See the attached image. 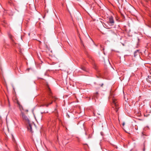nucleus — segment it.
<instances>
[{
	"label": "nucleus",
	"mask_w": 151,
	"mask_h": 151,
	"mask_svg": "<svg viewBox=\"0 0 151 151\" xmlns=\"http://www.w3.org/2000/svg\"><path fill=\"white\" fill-rule=\"evenodd\" d=\"M22 116L25 122L28 125L27 128L28 130L32 133L33 131L32 129V126L34 124V123L33 122H31L29 120L27 117L25 115V114H22Z\"/></svg>",
	"instance_id": "nucleus-1"
},
{
	"label": "nucleus",
	"mask_w": 151,
	"mask_h": 151,
	"mask_svg": "<svg viewBox=\"0 0 151 151\" xmlns=\"http://www.w3.org/2000/svg\"><path fill=\"white\" fill-rule=\"evenodd\" d=\"M48 100L49 99V101H50L51 102L48 103V104H51L53 101H54L56 99V98L54 96L52 95V93L51 91V89L48 85Z\"/></svg>",
	"instance_id": "nucleus-2"
},
{
	"label": "nucleus",
	"mask_w": 151,
	"mask_h": 151,
	"mask_svg": "<svg viewBox=\"0 0 151 151\" xmlns=\"http://www.w3.org/2000/svg\"><path fill=\"white\" fill-rule=\"evenodd\" d=\"M112 105L113 113H118L119 107L117 100L115 98L112 99Z\"/></svg>",
	"instance_id": "nucleus-3"
},
{
	"label": "nucleus",
	"mask_w": 151,
	"mask_h": 151,
	"mask_svg": "<svg viewBox=\"0 0 151 151\" xmlns=\"http://www.w3.org/2000/svg\"><path fill=\"white\" fill-rule=\"evenodd\" d=\"M17 104L18 105L19 109L21 112V113H24L28 112V110L27 109H23V107L22 105H21L19 101H17Z\"/></svg>",
	"instance_id": "nucleus-4"
},
{
	"label": "nucleus",
	"mask_w": 151,
	"mask_h": 151,
	"mask_svg": "<svg viewBox=\"0 0 151 151\" xmlns=\"http://www.w3.org/2000/svg\"><path fill=\"white\" fill-rule=\"evenodd\" d=\"M107 23L110 26H113L114 25V21L112 16H111L109 17Z\"/></svg>",
	"instance_id": "nucleus-5"
},
{
	"label": "nucleus",
	"mask_w": 151,
	"mask_h": 151,
	"mask_svg": "<svg viewBox=\"0 0 151 151\" xmlns=\"http://www.w3.org/2000/svg\"><path fill=\"white\" fill-rule=\"evenodd\" d=\"M42 114H34V116L35 119L37 121V120H41L42 118Z\"/></svg>",
	"instance_id": "nucleus-6"
},
{
	"label": "nucleus",
	"mask_w": 151,
	"mask_h": 151,
	"mask_svg": "<svg viewBox=\"0 0 151 151\" xmlns=\"http://www.w3.org/2000/svg\"><path fill=\"white\" fill-rule=\"evenodd\" d=\"M139 50H137L135 51L134 53V57H136L137 55H139Z\"/></svg>",
	"instance_id": "nucleus-7"
},
{
	"label": "nucleus",
	"mask_w": 151,
	"mask_h": 151,
	"mask_svg": "<svg viewBox=\"0 0 151 151\" xmlns=\"http://www.w3.org/2000/svg\"><path fill=\"white\" fill-rule=\"evenodd\" d=\"M146 112L147 113H151V106L148 108L146 110Z\"/></svg>",
	"instance_id": "nucleus-8"
},
{
	"label": "nucleus",
	"mask_w": 151,
	"mask_h": 151,
	"mask_svg": "<svg viewBox=\"0 0 151 151\" xmlns=\"http://www.w3.org/2000/svg\"><path fill=\"white\" fill-rule=\"evenodd\" d=\"M49 52L50 53L49 55L50 56H52V51L50 49H49V48L48 47V53Z\"/></svg>",
	"instance_id": "nucleus-9"
},
{
	"label": "nucleus",
	"mask_w": 151,
	"mask_h": 151,
	"mask_svg": "<svg viewBox=\"0 0 151 151\" xmlns=\"http://www.w3.org/2000/svg\"><path fill=\"white\" fill-rule=\"evenodd\" d=\"M9 37L10 38V39L12 40V41L13 42H14V40L13 39L12 36L11 35H9Z\"/></svg>",
	"instance_id": "nucleus-10"
},
{
	"label": "nucleus",
	"mask_w": 151,
	"mask_h": 151,
	"mask_svg": "<svg viewBox=\"0 0 151 151\" xmlns=\"http://www.w3.org/2000/svg\"><path fill=\"white\" fill-rule=\"evenodd\" d=\"M8 4L12 6L13 4V2L12 0L9 1L8 2Z\"/></svg>",
	"instance_id": "nucleus-11"
},
{
	"label": "nucleus",
	"mask_w": 151,
	"mask_h": 151,
	"mask_svg": "<svg viewBox=\"0 0 151 151\" xmlns=\"http://www.w3.org/2000/svg\"><path fill=\"white\" fill-rule=\"evenodd\" d=\"M81 69H82L84 71H86V68H85V67L83 66H82L81 67Z\"/></svg>",
	"instance_id": "nucleus-12"
},
{
	"label": "nucleus",
	"mask_w": 151,
	"mask_h": 151,
	"mask_svg": "<svg viewBox=\"0 0 151 151\" xmlns=\"http://www.w3.org/2000/svg\"><path fill=\"white\" fill-rule=\"evenodd\" d=\"M144 115L145 116H146V117H147L149 115V114H147L146 115H145V114H144Z\"/></svg>",
	"instance_id": "nucleus-13"
},
{
	"label": "nucleus",
	"mask_w": 151,
	"mask_h": 151,
	"mask_svg": "<svg viewBox=\"0 0 151 151\" xmlns=\"http://www.w3.org/2000/svg\"><path fill=\"white\" fill-rule=\"evenodd\" d=\"M137 117L138 116H140V115H141V114H137Z\"/></svg>",
	"instance_id": "nucleus-14"
},
{
	"label": "nucleus",
	"mask_w": 151,
	"mask_h": 151,
	"mask_svg": "<svg viewBox=\"0 0 151 151\" xmlns=\"http://www.w3.org/2000/svg\"><path fill=\"white\" fill-rule=\"evenodd\" d=\"M144 0L146 2H148L150 1V0Z\"/></svg>",
	"instance_id": "nucleus-15"
},
{
	"label": "nucleus",
	"mask_w": 151,
	"mask_h": 151,
	"mask_svg": "<svg viewBox=\"0 0 151 151\" xmlns=\"http://www.w3.org/2000/svg\"><path fill=\"white\" fill-rule=\"evenodd\" d=\"M105 26H106V28H107V29H110V28L109 27H108L107 25H105Z\"/></svg>",
	"instance_id": "nucleus-16"
},
{
	"label": "nucleus",
	"mask_w": 151,
	"mask_h": 151,
	"mask_svg": "<svg viewBox=\"0 0 151 151\" xmlns=\"http://www.w3.org/2000/svg\"><path fill=\"white\" fill-rule=\"evenodd\" d=\"M3 23H4V24H6V21H3Z\"/></svg>",
	"instance_id": "nucleus-17"
},
{
	"label": "nucleus",
	"mask_w": 151,
	"mask_h": 151,
	"mask_svg": "<svg viewBox=\"0 0 151 151\" xmlns=\"http://www.w3.org/2000/svg\"><path fill=\"white\" fill-rule=\"evenodd\" d=\"M66 116L67 117H68V118L69 117V116L68 114H67L66 115Z\"/></svg>",
	"instance_id": "nucleus-18"
},
{
	"label": "nucleus",
	"mask_w": 151,
	"mask_h": 151,
	"mask_svg": "<svg viewBox=\"0 0 151 151\" xmlns=\"http://www.w3.org/2000/svg\"><path fill=\"white\" fill-rule=\"evenodd\" d=\"M124 124H125V123L124 122H123V123H122V125L123 126H124Z\"/></svg>",
	"instance_id": "nucleus-19"
},
{
	"label": "nucleus",
	"mask_w": 151,
	"mask_h": 151,
	"mask_svg": "<svg viewBox=\"0 0 151 151\" xmlns=\"http://www.w3.org/2000/svg\"><path fill=\"white\" fill-rule=\"evenodd\" d=\"M101 86L102 87L103 86V83H102V84H101Z\"/></svg>",
	"instance_id": "nucleus-20"
},
{
	"label": "nucleus",
	"mask_w": 151,
	"mask_h": 151,
	"mask_svg": "<svg viewBox=\"0 0 151 151\" xmlns=\"http://www.w3.org/2000/svg\"><path fill=\"white\" fill-rule=\"evenodd\" d=\"M148 78H151V76H148Z\"/></svg>",
	"instance_id": "nucleus-21"
},
{
	"label": "nucleus",
	"mask_w": 151,
	"mask_h": 151,
	"mask_svg": "<svg viewBox=\"0 0 151 151\" xmlns=\"http://www.w3.org/2000/svg\"><path fill=\"white\" fill-rule=\"evenodd\" d=\"M142 135H144V134H143V133H142Z\"/></svg>",
	"instance_id": "nucleus-22"
},
{
	"label": "nucleus",
	"mask_w": 151,
	"mask_h": 151,
	"mask_svg": "<svg viewBox=\"0 0 151 151\" xmlns=\"http://www.w3.org/2000/svg\"><path fill=\"white\" fill-rule=\"evenodd\" d=\"M150 24H151V26H149V27H151V21L150 22Z\"/></svg>",
	"instance_id": "nucleus-23"
},
{
	"label": "nucleus",
	"mask_w": 151,
	"mask_h": 151,
	"mask_svg": "<svg viewBox=\"0 0 151 151\" xmlns=\"http://www.w3.org/2000/svg\"><path fill=\"white\" fill-rule=\"evenodd\" d=\"M134 118H136V119H137V118L136 117H134Z\"/></svg>",
	"instance_id": "nucleus-24"
},
{
	"label": "nucleus",
	"mask_w": 151,
	"mask_h": 151,
	"mask_svg": "<svg viewBox=\"0 0 151 151\" xmlns=\"http://www.w3.org/2000/svg\"><path fill=\"white\" fill-rule=\"evenodd\" d=\"M138 101H137L136 102H138Z\"/></svg>",
	"instance_id": "nucleus-25"
}]
</instances>
